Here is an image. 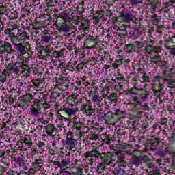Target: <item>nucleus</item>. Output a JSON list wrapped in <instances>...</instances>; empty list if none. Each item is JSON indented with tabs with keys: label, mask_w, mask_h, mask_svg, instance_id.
<instances>
[{
	"label": "nucleus",
	"mask_w": 175,
	"mask_h": 175,
	"mask_svg": "<svg viewBox=\"0 0 175 175\" xmlns=\"http://www.w3.org/2000/svg\"><path fill=\"white\" fill-rule=\"evenodd\" d=\"M98 107H94V105L92 106L91 100H88L85 105L81 106L82 111H85L86 116H92L93 113H95Z\"/></svg>",
	"instance_id": "nucleus-3"
},
{
	"label": "nucleus",
	"mask_w": 175,
	"mask_h": 175,
	"mask_svg": "<svg viewBox=\"0 0 175 175\" xmlns=\"http://www.w3.org/2000/svg\"><path fill=\"white\" fill-rule=\"evenodd\" d=\"M137 124H139V121H133V132L136 131V128H137Z\"/></svg>",
	"instance_id": "nucleus-57"
},
{
	"label": "nucleus",
	"mask_w": 175,
	"mask_h": 175,
	"mask_svg": "<svg viewBox=\"0 0 175 175\" xmlns=\"http://www.w3.org/2000/svg\"><path fill=\"white\" fill-rule=\"evenodd\" d=\"M156 146H146V147H149L150 150L152 151L153 152H155L156 155H160V157H164V154L162 152H159V148L157 147H155Z\"/></svg>",
	"instance_id": "nucleus-20"
},
{
	"label": "nucleus",
	"mask_w": 175,
	"mask_h": 175,
	"mask_svg": "<svg viewBox=\"0 0 175 175\" xmlns=\"http://www.w3.org/2000/svg\"><path fill=\"white\" fill-rule=\"evenodd\" d=\"M40 18H45L46 21L50 20V16L46 14H41L40 15Z\"/></svg>",
	"instance_id": "nucleus-53"
},
{
	"label": "nucleus",
	"mask_w": 175,
	"mask_h": 175,
	"mask_svg": "<svg viewBox=\"0 0 175 175\" xmlns=\"http://www.w3.org/2000/svg\"><path fill=\"white\" fill-rule=\"evenodd\" d=\"M139 158L141 159V163H146L147 162H149L150 158L148 156H139Z\"/></svg>",
	"instance_id": "nucleus-42"
},
{
	"label": "nucleus",
	"mask_w": 175,
	"mask_h": 175,
	"mask_svg": "<svg viewBox=\"0 0 175 175\" xmlns=\"http://www.w3.org/2000/svg\"><path fill=\"white\" fill-rule=\"evenodd\" d=\"M91 100L92 102H93L94 107L98 108L102 106V102L103 101V98H102V96H100V95H99V93H97L91 98Z\"/></svg>",
	"instance_id": "nucleus-8"
},
{
	"label": "nucleus",
	"mask_w": 175,
	"mask_h": 175,
	"mask_svg": "<svg viewBox=\"0 0 175 175\" xmlns=\"http://www.w3.org/2000/svg\"><path fill=\"white\" fill-rule=\"evenodd\" d=\"M170 54H171V55H174L175 57V46L170 49Z\"/></svg>",
	"instance_id": "nucleus-63"
},
{
	"label": "nucleus",
	"mask_w": 175,
	"mask_h": 175,
	"mask_svg": "<svg viewBox=\"0 0 175 175\" xmlns=\"http://www.w3.org/2000/svg\"><path fill=\"white\" fill-rule=\"evenodd\" d=\"M172 43H173V41H172V39L170 38H169V39L165 40L164 46L167 50H170L172 48Z\"/></svg>",
	"instance_id": "nucleus-27"
},
{
	"label": "nucleus",
	"mask_w": 175,
	"mask_h": 175,
	"mask_svg": "<svg viewBox=\"0 0 175 175\" xmlns=\"http://www.w3.org/2000/svg\"><path fill=\"white\" fill-rule=\"evenodd\" d=\"M85 158L86 159H88L90 157L93 159H90V163H94L93 159H95V161L99 159L100 158L102 162L106 165V166H108V165H110L111 163V161L116 162V163H122L124 162V159H125V156L120 152H116L115 154H113L110 152L106 153H100L99 151L96 149L92 150L90 152H87L84 154Z\"/></svg>",
	"instance_id": "nucleus-1"
},
{
	"label": "nucleus",
	"mask_w": 175,
	"mask_h": 175,
	"mask_svg": "<svg viewBox=\"0 0 175 175\" xmlns=\"http://www.w3.org/2000/svg\"><path fill=\"white\" fill-rule=\"evenodd\" d=\"M123 62L125 63V65L126 66V68H130L129 66H128V64H129V62H131V59H127L126 61H124V59H122V57H121L120 56H118L116 58V62L114 64H112V66L113 68H118L119 65H121V64H122Z\"/></svg>",
	"instance_id": "nucleus-11"
},
{
	"label": "nucleus",
	"mask_w": 175,
	"mask_h": 175,
	"mask_svg": "<svg viewBox=\"0 0 175 175\" xmlns=\"http://www.w3.org/2000/svg\"><path fill=\"white\" fill-rule=\"evenodd\" d=\"M19 38H21V41L24 42L23 40H27V39H29V36H28V35H27V33H23L21 35H19Z\"/></svg>",
	"instance_id": "nucleus-44"
},
{
	"label": "nucleus",
	"mask_w": 175,
	"mask_h": 175,
	"mask_svg": "<svg viewBox=\"0 0 175 175\" xmlns=\"http://www.w3.org/2000/svg\"><path fill=\"white\" fill-rule=\"evenodd\" d=\"M23 143L27 144L29 147L32 146V139H31V137L29 135H25V137L22 139Z\"/></svg>",
	"instance_id": "nucleus-25"
},
{
	"label": "nucleus",
	"mask_w": 175,
	"mask_h": 175,
	"mask_svg": "<svg viewBox=\"0 0 175 175\" xmlns=\"http://www.w3.org/2000/svg\"><path fill=\"white\" fill-rule=\"evenodd\" d=\"M140 84H142V82H140V81L133 79V88H132V94L133 95H137L139 96L140 91H143V88H142Z\"/></svg>",
	"instance_id": "nucleus-7"
},
{
	"label": "nucleus",
	"mask_w": 175,
	"mask_h": 175,
	"mask_svg": "<svg viewBox=\"0 0 175 175\" xmlns=\"http://www.w3.org/2000/svg\"><path fill=\"white\" fill-rule=\"evenodd\" d=\"M72 131H77V132L81 129L84 126L83 125V122H72Z\"/></svg>",
	"instance_id": "nucleus-18"
},
{
	"label": "nucleus",
	"mask_w": 175,
	"mask_h": 175,
	"mask_svg": "<svg viewBox=\"0 0 175 175\" xmlns=\"http://www.w3.org/2000/svg\"><path fill=\"white\" fill-rule=\"evenodd\" d=\"M15 50L17 51L18 54H24L28 49L25 48V45H24V42L18 43L15 46Z\"/></svg>",
	"instance_id": "nucleus-13"
},
{
	"label": "nucleus",
	"mask_w": 175,
	"mask_h": 175,
	"mask_svg": "<svg viewBox=\"0 0 175 175\" xmlns=\"http://www.w3.org/2000/svg\"><path fill=\"white\" fill-rule=\"evenodd\" d=\"M45 131L49 136H51V135H53L55 131V127L54 126V124H49L45 127Z\"/></svg>",
	"instance_id": "nucleus-17"
},
{
	"label": "nucleus",
	"mask_w": 175,
	"mask_h": 175,
	"mask_svg": "<svg viewBox=\"0 0 175 175\" xmlns=\"http://www.w3.org/2000/svg\"><path fill=\"white\" fill-rule=\"evenodd\" d=\"M118 144H116L117 148H120V150H123L124 152H126L127 155H132L131 153V150L132 146L130 144L122 143L121 140H118Z\"/></svg>",
	"instance_id": "nucleus-5"
},
{
	"label": "nucleus",
	"mask_w": 175,
	"mask_h": 175,
	"mask_svg": "<svg viewBox=\"0 0 175 175\" xmlns=\"http://www.w3.org/2000/svg\"><path fill=\"white\" fill-rule=\"evenodd\" d=\"M60 174L61 175H72V174H70V172L69 171H62Z\"/></svg>",
	"instance_id": "nucleus-64"
},
{
	"label": "nucleus",
	"mask_w": 175,
	"mask_h": 175,
	"mask_svg": "<svg viewBox=\"0 0 175 175\" xmlns=\"http://www.w3.org/2000/svg\"><path fill=\"white\" fill-rule=\"evenodd\" d=\"M168 143L171 145L174 144L175 143V133H173L170 137L167 138Z\"/></svg>",
	"instance_id": "nucleus-40"
},
{
	"label": "nucleus",
	"mask_w": 175,
	"mask_h": 175,
	"mask_svg": "<svg viewBox=\"0 0 175 175\" xmlns=\"http://www.w3.org/2000/svg\"><path fill=\"white\" fill-rule=\"evenodd\" d=\"M18 107H21V109H23V110H25V109L28 107V103H27V102L23 100L22 103L18 104Z\"/></svg>",
	"instance_id": "nucleus-41"
},
{
	"label": "nucleus",
	"mask_w": 175,
	"mask_h": 175,
	"mask_svg": "<svg viewBox=\"0 0 175 175\" xmlns=\"http://www.w3.org/2000/svg\"><path fill=\"white\" fill-rule=\"evenodd\" d=\"M5 53H7L8 54H12V53H13L12 45L8 42L5 43Z\"/></svg>",
	"instance_id": "nucleus-30"
},
{
	"label": "nucleus",
	"mask_w": 175,
	"mask_h": 175,
	"mask_svg": "<svg viewBox=\"0 0 175 175\" xmlns=\"http://www.w3.org/2000/svg\"><path fill=\"white\" fill-rule=\"evenodd\" d=\"M103 15L100 14V12H96L94 14V18L96 19V20H99V18H102V16Z\"/></svg>",
	"instance_id": "nucleus-51"
},
{
	"label": "nucleus",
	"mask_w": 175,
	"mask_h": 175,
	"mask_svg": "<svg viewBox=\"0 0 175 175\" xmlns=\"http://www.w3.org/2000/svg\"><path fill=\"white\" fill-rule=\"evenodd\" d=\"M31 28H33V29H38L39 28H45V27L42 26L40 23L36 22L31 24Z\"/></svg>",
	"instance_id": "nucleus-38"
},
{
	"label": "nucleus",
	"mask_w": 175,
	"mask_h": 175,
	"mask_svg": "<svg viewBox=\"0 0 175 175\" xmlns=\"http://www.w3.org/2000/svg\"><path fill=\"white\" fill-rule=\"evenodd\" d=\"M12 29L9 28L6 30H5V33L7 35L8 38H12V36H14V33H12Z\"/></svg>",
	"instance_id": "nucleus-45"
},
{
	"label": "nucleus",
	"mask_w": 175,
	"mask_h": 175,
	"mask_svg": "<svg viewBox=\"0 0 175 175\" xmlns=\"http://www.w3.org/2000/svg\"><path fill=\"white\" fill-rule=\"evenodd\" d=\"M40 98H42V99L44 100V102H46V100H47V99H49L47 94H41L40 95Z\"/></svg>",
	"instance_id": "nucleus-60"
},
{
	"label": "nucleus",
	"mask_w": 175,
	"mask_h": 175,
	"mask_svg": "<svg viewBox=\"0 0 175 175\" xmlns=\"http://www.w3.org/2000/svg\"><path fill=\"white\" fill-rule=\"evenodd\" d=\"M124 49L126 53H129V54H131V53H132V44H129L126 45Z\"/></svg>",
	"instance_id": "nucleus-47"
},
{
	"label": "nucleus",
	"mask_w": 175,
	"mask_h": 175,
	"mask_svg": "<svg viewBox=\"0 0 175 175\" xmlns=\"http://www.w3.org/2000/svg\"><path fill=\"white\" fill-rule=\"evenodd\" d=\"M150 144H151V146H158V144H159V143H161V139H159V138H154L153 139H150L149 141Z\"/></svg>",
	"instance_id": "nucleus-33"
},
{
	"label": "nucleus",
	"mask_w": 175,
	"mask_h": 175,
	"mask_svg": "<svg viewBox=\"0 0 175 175\" xmlns=\"http://www.w3.org/2000/svg\"><path fill=\"white\" fill-rule=\"evenodd\" d=\"M78 132H79V137H83V135L85 133H87V132H88V131H81V129L80 130V131H78Z\"/></svg>",
	"instance_id": "nucleus-61"
},
{
	"label": "nucleus",
	"mask_w": 175,
	"mask_h": 175,
	"mask_svg": "<svg viewBox=\"0 0 175 175\" xmlns=\"http://www.w3.org/2000/svg\"><path fill=\"white\" fill-rule=\"evenodd\" d=\"M40 54L42 59L43 58H46V57H49L50 55V53H51V50H50V46H40Z\"/></svg>",
	"instance_id": "nucleus-9"
},
{
	"label": "nucleus",
	"mask_w": 175,
	"mask_h": 175,
	"mask_svg": "<svg viewBox=\"0 0 175 175\" xmlns=\"http://www.w3.org/2000/svg\"><path fill=\"white\" fill-rule=\"evenodd\" d=\"M117 98H118V94L117 93H111L109 96L108 99L111 100V102H114L117 103Z\"/></svg>",
	"instance_id": "nucleus-26"
},
{
	"label": "nucleus",
	"mask_w": 175,
	"mask_h": 175,
	"mask_svg": "<svg viewBox=\"0 0 175 175\" xmlns=\"http://www.w3.org/2000/svg\"><path fill=\"white\" fill-rule=\"evenodd\" d=\"M38 122H41V124H43L44 125H46V124H49L48 120H44L42 118H40L38 120Z\"/></svg>",
	"instance_id": "nucleus-55"
},
{
	"label": "nucleus",
	"mask_w": 175,
	"mask_h": 175,
	"mask_svg": "<svg viewBox=\"0 0 175 175\" xmlns=\"http://www.w3.org/2000/svg\"><path fill=\"white\" fill-rule=\"evenodd\" d=\"M44 100L42 99L40 96L39 97V99L33 100V105H31L30 109L31 114L33 117L39 118L40 114H42V112L40 111V110H42V107L40 105H42Z\"/></svg>",
	"instance_id": "nucleus-2"
},
{
	"label": "nucleus",
	"mask_w": 175,
	"mask_h": 175,
	"mask_svg": "<svg viewBox=\"0 0 175 175\" xmlns=\"http://www.w3.org/2000/svg\"><path fill=\"white\" fill-rule=\"evenodd\" d=\"M70 165V161L69 160V157L66 155L65 157L62 159V161L59 165V167H65L66 166H69Z\"/></svg>",
	"instance_id": "nucleus-19"
},
{
	"label": "nucleus",
	"mask_w": 175,
	"mask_h": 175,
	"mask_svg": "<svg viewBox=\"0 0 175 175\" xmlns=\"http://www.w3.org/2000/svg\"><path fill=\"white\" fill-rule=\"evenodd\" d=\"M165 152L171 155H173V154H174V150H173V149L170 147L165 148Z\"/></svg>",
	"instance_id": "nucleus-49"
},
{
	"label": "nucleus",
	"mask_w": 175,
	"mask_h": 175,
	"mask_svg": "<svg viewBox=\"0 0 175 175\" xmlns=\"http://www.w3.org/2000/svg\"><path fill=\"white\" fill-rule=\"evenodd\" d=\"M142 47H144V43H143V42L134 41L132 44L133 51H135V50H136V49H142Z\"/></svg>",
	"instance_id": "nucleus-21"
},
{
	"label": "nucleus",
	"mask_w": 175,
	"mask_h": 175,
	"mask_svg": "<svg viewBox=\"0 0 175 175\" xmlns=\"http://www.w3.org/2000/svg\"><path fill=\"white\" fill-rule=\"evenodd\" d=\"M87 42H88V44H90V43H92V44L88 46V49H94V47L96 46V44H95V40L92 38H88L87 40Z\"/></svg>",
	"instance_id": "nucleus-36"
},
{
	"label": "nucleus",
	"mask_w": 175,
	"mask_h": 175,
	"mask_svg": "<svg viewBox=\"0 0 175 175\" xmlns=\"http://www.w3.org/2000/svg\"><path fill=\"white\" fill-rule=\"evenodd\" d=\"M42 107H44V110H47L50 109L51 105L50 104L47 103V102H44L42 103Z\"/></svg>",
	"instance_id": "nucleus-54"
},
{
	"label": "nucleus",
	"mask_w": 175,
	"mask_h": 175,
	"mask_svg": "<svg viewBox=\"0 0 175 175\" xmlns=\"http://www.w3.org/2000/svg\"><path fill=\"white\" fill-rule=\"evenodd\" d=\"M147 54L151 55V54H158V53H161V49H145Z\"/></svg>",
	"instance_id": "nucleus-31"
},
{
	"label": "nucleus",
	"mask_w": 175,
	"mask_h": 175,
	"mask_svg": "<svg viewBox=\"0 0 175 175\" xmlns=\"http://www.w3.org/2000/svg\"><path fill=\"white\" fill-rule=\"evenodd\" d=\"M11 42L14 46H16V44H18V43H23L21 41V38H20L18 36H17L14 34V36L11 38Z\"/></svg>",
	"instance_id": "nucleus-24"
},
{
	"label": "nucleus",
	"mask_w": 175,
	"mask_h": 175,
	"mask_svg": "<svg viewBox=\"0 0 175 175\" xmlns=\"http://www.w3.org/2000/svg\"><path fill=\"white\" fill-rule=\"evenodd\" d=\"M0 81L1 83H5L6 81V74L5 72H3L2 74L0 75Z\"/></svg>",
	"instance_id": "nucleus-48"
},
{
	"label": "nucleus",
	"mask_w": 175,
	"mask_h": 175,
	"mask_svg": "<svg viewBox=\"0 0 175 175\" xmlns=\"http://www.w3.org/2000/svg\"><path fill=\"white\" fill-rule=\"evenodd\" d=\"M7 175H18V172L17 171H14L13 170H10L7 172Z\"/></svg>",
	"instance_id": "nucleus-52"
},
{
	"label": "nucleus",
	"mask_w": 175,
	"mask_h": 175,
	"mask_svg": "<svg viewBox=\"0 0 175 175\" xmlns=\"http://www.w3.org/2000/svg\"><path fill=\"white\" fill-rule=\"evenodd\" d=\"M23 158L24 156H23L22 154H18L16 157L12 158V162H13V161H16V162H18V163H20L21 162H23V161H24Z\"/></svg>",
	"instance_id": "nucleus-34"
},
{
	"label": "nucleus",
	"mask_w": 175,
	"mask_h": 175,
	"mask_svg": "<svg viewBox=\"0 0 175 175\" xmlns=\"http://www.w3.org/2000/svg\"><path fill=\"white\" fill-rule=\"evenodd\" d=\"M61 55H62V52L53 51V57H55V58H59Z\"/></svg>",
	"instance_id": "nucleus-56"
},
{
	"label": "nucleus",
	"mask_w": 175,
	"mask_h": 175,
	"mask_svg": "<svg viewBox=\"0 0 175 175\" xmlns=\"http://www.w3.org/2000/svg\"><path fill=\"white\" fill-rule=\"evenodd\" d=\"M165 80H166L167 84L170 88H175V79H167L165 78Z\"/></svg>",
	"instance_id": "nucleus-28"
},
{
	"label": "nucleus",
	"mask_w": 175,
	"mask_h": 175,
	"mask_svg": "<svg viewBox=\"0 0 175 175\" xmlns=\"http://www.w3.org/2000/svg\"><path fill=\"white\" fill-rule=\"evenodd\" d=\"M62 14V19L64 20V21H66V20H69V14L66 13V12L64 11L61 13Z\"/></svg>",
	"instance_id": "nucleus-46"
},
{
	"label": "nucleus",
	"mask_w": 175,
	"mask_h": 175,
	"mask_svg": "<svg viewBox=\"0 0 175 175\" xmlns=\"http://www.w3.org/2000/svg\"><path fill=\"white\" fill-rule=\"evenodd\" d=\"M12 70L14 73L18 75V72L20 71V69L18 68V67L15 66L12 68Z\"/></svg>",
	"instance_id": "nucleus-59"
},
{
	"label": "nucleus",
	"mask_w": 175,
	"mask_h": 175,
	"mask_svg": "<svg viewBox=\"0 0 175 175\" xmlns=\"http://www.w3.org/2000/svg\"><path fill=\"white\" fill-rule=\"evenodd\" d=\"M43 165V160L41 159H35L34 162L32 163V167L36 169V170H40L42 169V166Z\"/></svg>",
	"instance_id": "nucleus-15"
},
{
	"label": "nucleus",
	"mask_w": 175,
	"mask_h": 175,
	"mask_svg": "<svg viewBox=\"0 0 175 175\" xmlns=\"http://www.w3.org/2000/svg\"><path fill=\"white\" fill-rule=\"evenodd\" d=\"M105 169H106V165L104 163H99L97 166V172L98 173H102V172L105 171Z\"/></svg>",
	"instance_id": "nucleus-32"
},
{
	"label": "nucleus",
	"mask_w": 175,
	"mask_h": 175,
	"mask_svg": "<svg viewBox=\"0 0 175 175\" xmlns=\"http://www.w3.org/2000/svg\"><path fill=\"white\" fill-rule=\"evenodd\" d=\"M66 68L68 70H70V72H73L75 70V68H73V66H71L69 63L68 65L66 66Z\"/></svg>",
	"instance_id": "nucleus-62"
},
{
	"label": "nucleus",
	"mask_w": 175,
	"mask_h": 175,
	"mask_svg": "<svg viewBox=\"0 0 175 175\" xmlns=\"http://www.w3.org/2000/svg\"><path fill=\"white\" fill-rule=\"evenodd\" d=\"M90 135L91 140H98V139H99V135H98L94 132H90Z\"/></svg>",
	"instance_id": "nucleus-43"
},
{
	"label": "nucleus",
	"mask_w": 175,
	"mask_h": 175,
	"mask_svg": "<svg viewBox=\"0 0 175 175\" xmlns=\"http://www.w3.org/2000/svg\"><path fill=\"white\" fill-rule=\"evenodd\" d=\"M132 163L133 165H135V166H137V167H139V165H142V160L140 159V150H133Z\"/></svg>",
	"instance_id": "nucleus-6"
},
{
	"label": "nucleus",
	"mask_w": 175,
	"mask_h": 175,
	"mask_svg": "<svg viewBox=\"0 0 175 175\" xmlns=\"http://www.w3.org/2000/svg\"><path fill=\"white\" fill-rule=\"evenodd\" d=\"M66 144L69 146L70 150H73L75 146L77 145V141H76V139H73L72 137H66Z\"/></svg>",
	"instance_id": "nucleus-14"
},
{
	"label": "nucleus",
	"mask_w": 175,
	"mask_h": 175,
	"mask_svg": "<svg viewBox=\"0 0 175 175\" xmlns=\"http://www.w3.org/2000/svg\"><path fill=\"white\" fill-rule=\"evenodd\" d=\"M122 88H124V85H116L115 86V90L118 92H120V91H121V90H122Z\"/></svg>",
	"instance_id": "nucleus-58"
},
{
	"label": "nucleus",
	"mask_w": 175,
	"mask_h": 175,
	"mask_svg": "<svg viewBox=\"0 0 175 175\" xmlns=\"http://www.w3.org/2000/svg\"><path fill=\"white\" fill-rule=\"evenodd\" d=\"M61 110L67 114L68 117H73V116L77 114V112L79 111V107H73L70 106H63Z\"/></svg>",
	"instance_id": "nucleus-4"
},
{
	"label": "nucleus",
	"mask_w": 175,
	"mask_h": 175,
	"mask_svg": "<svg viewBox=\"0 0 175 175\" xmlns=\"http://www.w3.org/2000/svg\"><path fill=\"white\" fill-rule=\"evenodd\" d=\"M119 16L122 17V18H124L125 21H126L127 23H129V21H131V18H132L131 12H125L122 11L120 12Z\"/></svg>",
	"instance_id": "nucleus-16"
},
{
	"label": "nucleus",
	"mask_w": 175,
	"mask_h": 175,
	"mask_svg": "<svg viewBox=\"0 0 175 175\" xmlns=\"http://www.w3.org/2000/svg\"><path fill=\"white\" fill-rule=\"evenodd\" d=\"M147 167L146 172L148 175H161L159 170L157 169V167L154 166V164L148 163L147 164Z\"/></svg>",
	"instance_id": "nucleus-10"
},
{
	"label": "nucleus",
	"mask_w": 175,
	"mask_h": 175,
	"mask_svg": "<svg viewBox=\"0 0 175 175\" xmlns=\"http://www.w3.org/2000/svg\"><path fill=\"white\" fill-rule=\"evenodd\" d=\"M51 40V35L49 33V31L44 30L41 32V42L49 43Z\"/></svg>",
	"instance_id": "nucleus-12"
},
{
	"label": "nucleus",
	"mask_w": 175,
	"mask_h": 175,
	"mask_svg": "<svg viewBox=\"0 0 175 175\" xmlns=\"http://www.w3.org/2000/svg\"><path fill=\"white\" fill-rule=\"evenodd\" d=\"M85 65H88V62H81L79 63L78 65L76 66V73H80L83 69H84V66Z\"/></svg>",
	"instance_id": "nucleus-23"
},
{
	"label": "nucleus",
	"mask_w": 175,
	"mask_h": 175,
	"mask_svg": "<svg viewBox=\"0 0 175 175\" xmlns=\"http://www.w3.org/2000/svg\"><path fill=\"white\" fill-rule=\"evenodd\" d=\"M133 16H134V17L132 18V21H133V27H136V24H137V23H139V20H137V18H136V14H133Z\"/></svg>",
	"instance_id": "nucleus-50"
},
{
	"label": "nucleus",
	"mask_w": 175,
	"mask_h": 175,
	"mask_svg": "<svg viewBox=\"0 0 175 175\" xmlns=\"http://www.w3.org/2000/svg\"><path fill=\"white\" fill-rule=\"evenodd\" d=\"M31 83H33V85H34L36 88H39L40 83H42V80H40V79H33Z\"/></svg>",
	"instance_id": "nucleus-35"
},
{
	"label": "nucleus",
	"mask_w": 175,
	"mask_h": 175,
	"mask_svg": "<svg viewBox=\"0 0 175 175\" xmlns=\"http://www.w3.org/2000/svg\"><path fill=\"white\" fill-rule=\"evenodd\" d=\"M33 99V96L32 94H26L23 96V100L27 103V102H31Z\"/></svg>",
	"instance_id": "nucleus-39"
},
{
	"label": "nucleus",
	"mask_w": 175,
	"mask_h": 175,
	"mask_svg": "<svg viewBox=\"0 0 175 175\" xmlns=\"http://www.w3.org/2000/svg\"><path fill=\"white\" fill-rule=\"evenodd\" d=\"M162 59V57H161V55H159V53L158 54L154 53L153 57L150 59V62H152L153 64H158V62H160V61Z\"/></svg>",
	"instance_id": "nucleus-22"
},
{
	"label": "nucleus",
	"mask_w": 175,
	"mask_h": 175,
	"mask_svg": "<svg viewBox=\"0 0 175 175\" xmlns=\"http://www.w3.org/2000/svg\"><path fill=\"white\" fill-rule=\"evenodd\" d=\"M138 38H140V32L139 29H134L132 34V39L133 40H136V39H137Z\"/></svg>",
	"instance_id": "nucleus-29"
},
{
	"label": "nucleus",
	"mask_w": 175,
	"mask_h": 175,
	"mask_svg": "<svg viewBox=\"0 0 175 175\" xmlns=\"http://www.w3.org/2000/svg\"><path fill=\"white\" fill-rule=\"evenodd\" d=\"M133 100L135 102V103H134V108L133 109V111H135V108H136V106L140 105V99L139 98V96H133Z\"/></svg>",
	"instance_id": "nucleus-37"
}]
</instances>
